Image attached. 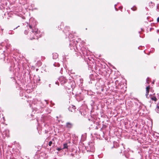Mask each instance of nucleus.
Returning <instances> with one entry per match:
<instances>
[{"label": "nucleus", "instance_id": "5", "mask_svg": "<svg viewBox=\"0 0 159 159\" xmlns=\"http://www.w3.org/2000/svg\"><path fill=\"white\" fill-rule=\"evenodd\" d=\"M68 145L67 143H65L63 144V148H62L63 149L65 148H68Z\"/></svg>", "mask_w": 159, "mask_h": 159}, {"label": "nucleus", "instance_id": "13", "mask_svg": "<svg viewBox=\"0 0 159 159\" xmlns=\"http://www.w3.org/2000/svg\"><path fill=\"white\" fill-rule=\"evenodd\" d=\"M27 32H27V31H26V30H25V34H27Z\"/></svg>", "mask_w": 159, "mask_h": 159}, {"label": "nucleus", "instance_id": "6", "mask_svg": "<svg viewBox=\"0 0 159 159\" xmlns=\"http://www.w3.org/2000/svg\"><path fill=\"white\" fill-rule=\"evenodd\" d=\"M151 99L152 100H153V101H155V102H156L157 100V98L155 96H153L151 98Z\"/></svg>", "mask_w": 159, "mask_h": 159}, {"label": "nucleus", "instance_id": "10", "mask_svg": "<svg viewBox=\"0 0 159 159\" xmlns=\"http://www.w3.org/2000/svg\"><path fill=\"white\" fill-rule=\"evenodd\" d=\"M159 109V107L157 106V107L156 110L157 111V112L158 113H159V111H158V110Z\"/></svg>", "mask_w": 159, "mask_h": 159}, {"label": "nucleus", "instance_id": "8", "mask_svg": "<svg viewBox=\"0 0 159 159\" xmlns=\"http://www.w3.org/2000/svg\"><path fill=\"white\" fill-rule=\"evenodd\" d=\"M29 27L30 29H31L32 30H34L35 29H34V30L33 29V28L32 27V26L30 25H29Z\"/></svg>", "mask_w": 159, "mask_h": 159}, {"label": "nucleus", "instance_id": "7", "mask_svg": "<svg viewBox=\"0 0 159 159\" xmlns=\"http://www.w3.org/2000/svg\"><path fill=\"white\" fill-rule=\"evenodd\" d=\"M69 29H70V27H69V26H66L65 27V32H66V30H68V31H69Z\"/></svg>", "mask_w": 159, "mask_h": 159}, {"label": "nucleus", "instance_id": "2", "mask_svg": "<svg viewBox=\"0 0 159 159\" xmlns=\"http://www.w3.org/2000/svg\"><path fill=\"white\" fill-rule=\"evenodd\" d=\"M73 126V124L70 122H67L66 123V126L69 129H70L72 128Z\"/></svg>", "mask_w": 159, "mask_h": 159}, {"label": "nucleus", "instance_id": "9", "mask_svg": "<svg viewBox=\"0 0 159 159\" xmlns=\"http://www.w3.org/2000/svg\"><path fill=\"white\" fill-rule=\"evenodd\" d=\"M52 144V142L51 141H50L48 143V145L49 146H51Z\"/></svg>", "mask_w": 159, "mask_h": 159}, {"label": "nucleus", "instance_id": "11", "mask_svg": "<svg viewBox=\"0 0 159 159\" xmlns=\"http://www.w3.org/2000/svg\"><path fill=\"white\" fill-rule=\"evenodd\" d=\"M62 149H63L62 148H58L57 149V150L58 151H60V150H62Z\"/></svg>", "mask_w": 159, "mask_h": 159}, {"label": "nucleus", "instance_id": "14", "mask_svg": "<svg viewBox=\"0 0 159 159\" xmlns=\"http://www.w3.org/2000/svg\"><path fill=\"white\" fill-rule=\"evenodd\" d=\"M61 29V27H60V29H59V30H60Z\"/></svg>", "mask_w": 159, "mask_h": 159}, {"label": "nucleus", "instance_id": "12", "mask_svg": "<svg viewBox=\"0 0 159 159\" xmlns=\"http://www.w3.org/2000/svg\"><path fill=\"white\" fill-rule=\"evenodd\" d=\"M157 21L158 22H159V17L157 18Z\"/></svg>", "mask_w": 159, "mask_h": 159}, {"label": "nucleus", "instance_id": "1", "mask_svg": "<svg viewBox=\"0 0 159 159\" xmlns=\"http://www.w3.org/2000/svg\"><path fill=\"white\" fill-rule=\"evenodd\" d=\"M39 32L38 31V29L35 28L34 30H32L31 32L30 33V34L29 37V39L32 40L33 39H35L36 37H38V36L37 34Z\"/></svg>", "mask_w": 159, "mask_h": 159}, {"label": "nucleus", "instance_id": "3", "mask_svg": "<svg viewBox=\"0 0 159 159\" xmlns=\"http://www.w3.org/2000/svg\"><path fill=\"white\" fill-rule=\"evenodd\" d=\"M149 89H150L149 86H148L146 87V96H147L148 95Z\"/></svg>", "mask_w": 159, "mask_h": 159}, {"label": "nucleus", "instance_id": "4", "mask_svg": "<svg viewBox=\"0 0 159 159\" xmlns=\"http://www.w3.org/2000/svg\"><path fill=\"white\" fill-rule=\"evenodd\" d=\"M67 82V80L63 78L61 80V83L62 84H64Z\"/></svg>", "mask_w": 159, "mask_h": 159}]
</instances>
